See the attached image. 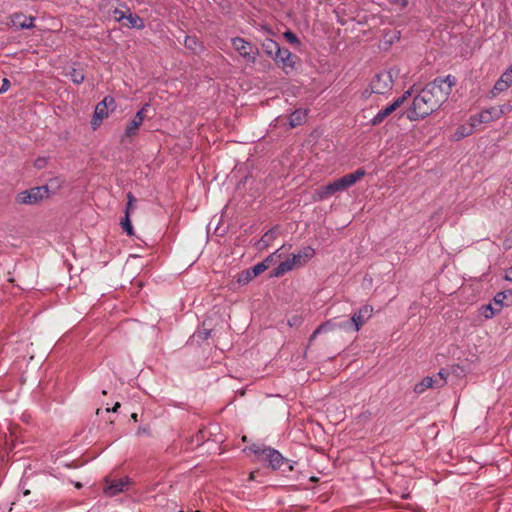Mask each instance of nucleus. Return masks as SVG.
Listing matches in <instances>:
<instances>
[{"label":"nucleus","instance_id":"f257e3e1","mask_svg":"<svg viewBox=\"0 0 512 512\" xmlns=\"http://www.w3.org/2000/svg\"><path fill=\"white\" fill-rule=\"evenodd\" d=\"M455 84L456 79L451 75L435 78L428 83L413 98L408 118L412 121L423 119L439 109L449 98Z\"/></svg>","mask_w":512,"mask_h":512},{"label":"nucleus","instance_id":"f03ea898","mask_svg":"<svg viewBox=\"0 0 512 512\" xmlns=\"http://www.w3.org/2000/svg\"><path fill=\"white\" fill-rule=\"evenodd\" d=\"M364 176L365 170L359 168L353 173L346 174L343 177L338 178L333 182H330L327 185L315 190V192L312 195V200L315 202L326 200L338 192H343L347 190L349 187L353 186Z\"/></svg>","mask_w":512,"mask_h":512},{"label":"nucleus","instance_id":"7ed1b4c3","mask_svg":"<svg viewBox=\"0 0 512 512\" xmlns=\"http://www.w3.org/2000/svg\"><path fill=\"white\" fill-rule=\"evenodd\" d=\"M249 450L257 455L259 459L268 461L273 470L282 469L284 465H287L288 471L293 470V465L289 464V461L273 448L264 445H252Z\"/></svg>","mask_w":512,"mask_h":512},{"label":"nucleus","instance_id":"20e7f679","mask_svg":"<svg viewBox=\"0 0 512 512\" xmlns=\"http://www.w3.org/2000/svg\"><path fill=\"white\" fill-rule=\"evenodd\" d=\"M373 307L364 305L354 312L349 321L339 323V328L345 331H359L361 327L372 317Z\"/></svg>","mask_w":512,"mask_h":512},{"label":"nucleus","instance_id":"39448f33","mask_svg":"<svg viewBox=\"0 0 512 512\" xmlns=\"http://www.w3.org/2000/svg\"><path fill=\"white\" fill-rule=\"evenodd\" d=\"M48 197L49 188L47 186H37L17 193L15 201L20 205H36Z\"/></svg>","mask_w":512,"mask_h":512},{"label":"nucleus","instance_id":"423d86ee","mask_svg":"<svg viewBox=\"0 0 512 512\" xmlns=\"http://www.w3.org/2000/svg\"><path fill=\"white\" fill-rule=\"evenodd\" d=\"M506 110H510V107L506 106H493L487 108L480 113L471 116V125L477 126L480 124H487L501 118Z\"/></svg>","mask_w":512,"mask_h":512},{"label":"nucleus","instance_id":"0eeeda50","mask_svg":"<svg viewBox=\"0 0 512 512\" xmlns=\"http://www.w3.org/2000/svg\"><path fill=\"white\" fill-rule=\"evenodd\" d=\"M392 71H382L374 76L370 83L371 93L385 94L393 87Z\"/></svg>","mask_w":512,"mask_h":512},{"label":"nucleus","instance_id":"6e6552de","mask_svg":"<svg viewBox=\"0 0 512 512\" xmlns=\"http://www.w3.org/2000/svg\"><path fill=\"white\" fill-rule=\"evenodd\" d=\"M115 99L112 96H106L99 102L94 111V115L91 121L92 128L96 130L102 121L109 116V108L115 109Z\"/></svg>","mask_w":512,"mask_h":512},{"label":"nucleus","instance_id":"1a4fd4ad","mask_svg":"<svg viewBox=\"0 0 512 512\" xmlns=\"http://www.w3.org/2000/svg\"><path fill=\"white\" fill-rule=\"evenodd\" d=\"M233 48L248 62L255 63L259 55L258 48L241 37H235L231 40Z\"/></svg>","mask_w":512,"mask_h":512},{"label":"nucleus","instance_id":"9d476101","mask_svg":"<svg viewBox=\"0 0 512 512\" xmlns=\"http://www.w3.org/2000/svg\"><path fill=\"white\" fill-rule=\"evenodd\" d=\"M411 95V90L406 91L402 96L398 97L392 104L387 106L386 108L380 110L374 118L371 120L372 125H378L384 121V119L389 116L392 112H394L397 108H399L407 99L408 96Z\"/></svg>","mask_w":512,"mask_h":512},{"label":"nucleus","instance_id":"9b49d317","mask_svg":"<svg viewBox=\"0 0 512 512\" xmlns=\"http://www.w3.org/2000/svg\"><path fill=\"white\" fill-rule=\"evenodd\" d=\"M149 107V104H145L134 116V118L127 124L125 128V132L122 138V142L125 138H131L137 135L138 130L142 123L144 122L145 115L144 112Z\"/></svg>","mask_w":512,"mask_h":512},{"label":"nucleus","instance_id":"f8f14e48","mask_svg":"<svg viewBox=\"0 0 512 512\" xmlns=\"http://www.w3.org/2000/svg\"><path fill=\"white\" fill-rule=\"evenodd\" d=\"M105 487L103 488V493L108 497L116 496L117 494L123 492L126 486L129 485L130 480L128 477L119 480H109L105 479Z\"/></svg>","mask_w":512,"mask_h":512},{"label":"nucleus","instance_id":"ddd939ff","mask_svg":"<svg viewBox=\"0 0 512 512\" xmlns=\"http://www.w3.org/2000/svg\"><path fill=\"white\" fill-rule=\"evenodd\" d=\"M295 59L296 56L293 55L288 49H277L275 61L286 73L289 72L288 69H293L295 67Z\"/></svg>","mask_w":512,"mask_h":512},{"label":"nucleus","instance_id":"4468645a","mask_svg":"<svg viewBox=\"0 0 512 512\" xmlns=\"http://www.w3.org/2000/svg\"><path fill=\"white\" fill-rule=\"evenodd\" d=\"M10 23L8 25L20 28V29H31L34 27L35 17L26 16L23 13H14L9 16Z\"/></svg>","mask_w":512,"mask_h":512},{"label":"nucleus","instance_id":"2eb2a0df","mask_svg":"<svg viewBox=\"0 0 512 512\" xmlns=\"http://www.w3.org/2000/svg\"><path fill=\"white\" fill-rule=\"evenodd\" d=\"M512 86V66L507 69L495 83L492 94L497 95Z\"/></svg>","mask_w":512,"mask_h":512},{"label":"nucleus","instance_id":"dca6fc26","mask_svg":"<svg viewBox=\"0 0 512 512\" xmlns=\"http://www.w3.org/2000/svg\"><path fill=\"white\" fill-rule=\"evenodd\" d=\"M476 128H477V126L471 125V117H470L467 125H461L456 129V131L453 134V139L456 141H459L467 136H470Z\"/></svg>","mask_w":512,"mask_h":512},{"label":"nucleus","instance_id":"f3484780","mask_svg":"<svg viewBox=\"0 0 512 512\" xmlns=\"http://www.w3.org/2000/svg\"><path fill=\"white\" fill-rule=\"evenodd\" d=\"M429 388H436V383L432 376H427L423 378L419 383L415 384L414 392L417 394H422Z\"/></svg>","mask_w":512,"mask_h":512},{"label":"nucleus","instance_id":"a211bd4d","mask_svg":"<svg viewBox=\"0 0 512 512\" xmlns=\"http://www.w3.org/2000/svg\"><path fill=\"white\" fill-rule=\"evenodd\" d=\"M307 113L305 110L298 109L295 110L289 116V125L294 128L301 125L306 120Z\"/></svg>","mask_w":512,"mask_h":512},{"label":"nucleus","instance_id":"6ab92c4d","mask_svg":"<svg viewBox=\"0 0 512 512\" xmlns=\"http://www.w3.org/2000/svg\"><path fill=\"white\" fill-rule=\"evenodd\" d=\"M184 46L191 50L193 53H200L203 49L202 43L196 36H186Z\"/></svg>","mask_w":512,"mask_h":512},{"label":"nucleus","instance_id":"aec40b11","mask_svg":"<svg viewBox=\"0 0 512 512\" xmlns=\"http://www.w3.org/2000/svg\"><path fill=\"white\" fill-rule=\"evenodd\" d=\"M276 235H277V231L275 229H271V230L267 231L261 237V239L258 241V243H257L258 249L262 250V249H266L267 247H269V245L276 238Z\"/></svg>","mask_w":512,"mask_h":512},{"label":"nucleus","instance_id":"412c9836","mask_svg":"<svg viewBox=\"0 0 512 512\" xmlns=\"http://www.w3.org/2000/svg\"><path fill=\"white\" fill-rule=\"evenodd\" d=\"M294 269L293 264L291 263L290 258L286 259L285 261L281 262L273 271L272 276L274 277H280L284 275L285 273L291 271Z\"/></svg>","mask_w":512,"mask_h":512},{"label":"nucleus","instance_id":"4be33fe9","mask_svg":"<svg viewBox=\"0 0 512 512\" xmlns=\"http://www.w3.org/2000/svg\"><path fill=\"white\" fill-rule=\"evenodd\" d=\"M66 74L70 76L75 84H81L85 79L83 70L79 68L70 67Z\"/></svg>","mask_w":512,"mask_h":512},{"label":"nucleus","instance_id":"5701e85b","mask_svg":"<svg viewBox=\"0 0 512 512\" xmlns=\"http://www.w3.org/2000/svg\"><path fill=\"white\" fill-rule=\"evenodd\" d=\"M263 48L265 50V52L272 56L273 53L275 52V54L277 53V49H281L280 46L278 45L277 42H275L274 40L272 39H267L264 43H263Z\"/></svg>","mask_w":512,"mask_h":512},{"label":"nucleus","instance_id":"b1692460","mask_svg":"<svg viewBox=\"0 0 512 512\" xmlns=\"http://www.w3.org/2000/svg\"><path fill=\"white\" fill-rule=\"evenodd\" d=\"M447 376L448 373L444 369H441L436 375L432 376L435 380L436 388H440L446 385Z\"/></svg>","mask_w":512,"mask_h":512},{"label":"nucleus","instance_id":"393cba45","mask_svg":"<svg viewBox=\"0 0 512 512\" xmlns=\"http://www.w3.org/2000/svg\"><path fill=\"white\" fill-rule=\"evenodd\" d=\"M122 228L126 231L128 235H133V227L130 221V215L128 214V211H125V217L121 221Z\"/></svg>","mask_w":512,"mask_h":512},{"label":"nucleus","instance_id":"a878e982","mask_svg":"<svg viewBox=\"0 0 512 512\" xmlns=\"http://www.w3.org/2000/svg\"><path fill=\"white\" fill-rule=\"evenodd\" d=\"M126 18L129 21L131 27L143 28V21L139 16L129 14Z\"/></svg>","mask_w":512,"mask_h":512},{"label":"nucleus","instance_id":"bb28decb","mask_svg":"<svg viewBox=\"0 0 512 512\" xmlns=\"http://www.w3.org/2000/svg\"><path fill=\"white\" fill-rule=\"evenodd\" d=\"M298 253L301 255L302 259L307 262L315 255V250L312 247L307 246L301 249Z\"/></svg>","mask_w":512,"mask_h":512},{"label":"nucleus","instance_id":"cd10ccee","mask_svg":"<svg viewBox=\"0 0 512 512\" xmlns=\"http://www.w3.org/2000/svg\"><path fill=\"white\" fill-rule=\"evenodd\" d=\"M267 269H268V265L263 262H260V263L256 264L255 266H253L250 269V271L252 272V276L256 277V276L260 275L261 273H263Z\"/></svg>","mask_w":512,"mask_h":512},{"label":"nucleus","instance_id":"c85d7f7f","mask_svg":"<svg viewBox=\"0 0 512 512\" xmlns=\"http://www.w3.org/2000/svg\"><path fill=\"white\" fill-rule=\"evenodd\" d=\"M506 293L505 292H499L494 297V303L498 307L496 308V311H500L503 307L504 301L506 299Z\"/></svg>","mask_w":512,"mask_h":512},{"label":"nucleus","instance_id":"c756f323","mask_svg":"<svg viewBox=\"0 0 512 512\" xmlns=\"http://www.w3.org/2000/svg\"><path fill=\"white\" fill-rule=\"evenodd\" d=\"M127 200L128 202L125 211H128V214L130 215V212L135 209L136 198L131 192H129L127 194Z\"/></svg>","mask_w":512,"mask_h":512},{"label":"nucleus","instance_id":"7c9ffc66","mask_svg":"<svg viewBox=\"0 0 512 512\" xmlns=\"http://www.w3.org/2000/svg\"><path fill=\"white\" fill-rule=\"evenodd\" d=\"M291 263L295 267L303 266L305 263H307L304 259H302L301 255L299 253L292 254V257L290 258Z\"/></svg>","mask_w":512,"mask_h":512},{"label":"nucleus","instance_id":"2f4dec72","mask_svg":"<svg viewBox=\"0 0 512 512\" xmlns=\"http://www.w3.org/2000/svg\"><path fill=\"white\" fill-rule=\"evenodd\" d=\"M285 39L290 42L291 44L300 45V41L298 37L290 30L284 32Z\"/></svg>","mask_w":512,"mask_h":512},{"label":"nucleus","instance_id":"473e14b6","mask_svg":"<svg viewBox=\"0 0 512 512\" xmlns=\"http://www.w3.org/2000/svg\"><path fill=\"white\" fill-rule=\"evenodd\" d=\"M281 257V254H279V250H276L274 253H272L271 255H269L264 261H262L263 263L267 264L268 267L274 263L275 259L276 258H280Z\"/></svg>","mask_w":512,"mask_h":512},{"label":"nucleus","instance_id":"72a5a7b5","mask_svg":"<svg viewBox=\"0 0 512 512\" xmlns=\"http://www.w3.org/2000/svg\"><path fill=\"white\" fill-rule=\"evenodd\" d=\"M326 329L327 325H320L310 336L309 342L311 343L317 337L318 334L326 332Z\"/></svg>","mask_w":512,"mask_h":512},{"label":"nucleus","instance_id":"f704fd0d","mask_svg":"<svg viewBox=\"0 0 512 512\" xmlns=\"http://www.w3.org/2000/svg\"><path fill=\"white\" fill-rule=\"evenodd\" d=\"M485 317L486 318H491L493 317L496 313H498L499 311H496V308H494L491 304H488L486 307H485Z\"/></svg>","mask_w":512,"mask_h":512},{"label":"nucleus","instance_id":"c9c22d12","mask_svg":"<svg viewBox=\"0 0 512 512\" xmlns=\"http://www.w3.org/2000/svg\"><path fill=\"white\" fill-rule=\"evenodd\" d=\"M254 276H252V272L250 270H247L241 278H239V282L247 283L249 282Z\"/></svg>","mask_w":512,"mask_h":512},{"label":"nucleus","instance_id":"e433bc0d","mask_svg":"<svg viewBox=\"0 0 512 512\" xmlns=\"http://www.w3.org/2000/svg\"><path fill=\"white\" fill-rule=\"evenodd\" d=\"M113 17L114 19L119 22L121 20H123L124 18H126L125 14L123 11L119 10V9H115L113 11Z\"/></svg>","mask_w":512,"mask_h":512},{"label":"nucleus","instance_id":"4c0bfd02","mask_svg":"<svg viewBox=\"0 0 512 512\" xmlns=\"http://www.w3.org/2000/svg\"><path fill=\"white\" fill-rule=\"evenodd\" d=\"M389 2L392 5L398 6L401 9L405 8L408 5L407 0H389Z\"/></svg>","mask_w":512,"mask_h":512},{"label":"nucleus","instance_id":"58836bf2","mask_svg":"<svg viewBox=\"0 0 512 512\" xmlns=\"http://www.w3.org/2000/svg\"><path fill=\"white\" fill-rule=\"evenodd\" d=\"M10 87V82L7 78H4L2 80V85H1V88H0V93H4L6 92Z\"/></svg>","mask_w":512,"mask_h":512},{"label":"nucleus","instance_id":"ea45409f","mask_svg":"<svg viewBox=\"0 0 512 512\" xmlns=\"http://www.w3.org/2000/svg\"><path fill=\"white\" fill-rule=\"evenodd\" d=\"M322 325H327L326 331L333 330L336 327L339 328V324H334L331 321H327V322L323 323Z\"/></svg>","mask_w":512,"mask_h":512},{"label":"nucleus","instance_id":"a19ab883","mask_svg":"<svg viewBox=\"0 0 512 512\" xmlns=\"http://www.w3.org/2000/svg\"><path fill=\"white\" fill-rule=\"evenodd\" d=\"M119 407H120V403H119V402H116V403H115V405H114V406H113V408H112V411H113V412H116V411L118 410V408H119ZM105 411H106V412H110V411H111V409H110V408H106V409H105Z\"/></svg>","mask_w":512,"mask_h":512},{"label":"nucleus","instance_id":"79ce46f5","mask_svg":"<svg viewBox=\"0 0 512 512\" xmlns=\"http://www.w3.org/2000/svg\"><path fill=\"white\" fill-rule=\"evenodd\" d=\"M43 163H44V160H41V159H38V160L36 161V165H37V167H39V168H41V167H42Z\"/></svg>","mask_w":512,"mask_h":512},{"label":"nucleus","instance_id":"37998d69","mask_svg":"<svg viewBox=\"0 0 512 512\" xmlns=\"http://www.w3.org/2000/svg\"><path fill=\"white\" fill-rule=\"evenodd\" d=\"M506 279L511 281L512 280V273H510V270L506 274Z\"/></svg>","mask_w":512,"mask_h":512},{"label":"nucleus","instance_id":"c03bdc74","mask_svg":"<svg viewBox=\"0 0 512 512\" xmlns=\"http://www.w3.org/2000/svg\"><path fill=\"white\" fill-rule=\"evenodd\" d=\"M131 418L134 420V421H137V414L136 413H133L131 415Z\"/></svg>","mask_w":512,"mask_h":512},{"label":"nucleus","instance_id":"a18cd8bd","mask_svg":"<svg viewBox=\"0 0 512 512\" xmlns=\"http://www.w3.org/2000/svg\"><path fill=\"white\" fill-rule=\"evenodd\" d=\"M254 477H255V472H251V473H250V476H249V479H250V480H253V479H254Z\"/></svg>","mask_w":512,"mask_h":512},{"label":"nucleus","instance_id":"49530a36","mask_svg":"<svg viewBox=\"0 0 512 512\" xmlns=\"http://www.w3.org/2000/svg\"><path fill=\"white\" fill-rule=\"evenodd\" d=\"M29 494H30V491H29V490L24 491V495H25V496H27V495H29Z\"/></svg>","mask_w":512,"mask_h":512},{"label":"nucleus","instance_id":"de8ad7c7","mask_svg":"<svg viewBox=\"0 0 512 512\" xmlns=\"http://www.w3.org/2000/svg\"><path fill=\"white\" fill-rule=\"evenodd\" d=\"M194 512H201V511H199V510H196V511H194Z\"/></svg>","mask_w":512,"mask_h":512},{"label":"nucleus","instance_id":"09e8293b","mask_svg":"<svg viewBox=\"0 0 512 512\" xmlns=\"http://www.w3.org/2000/svg\"><path fill=\"white\" fill-rule=\"evenodd\" d=\"M510 273H512V268L510 269Z\"/></svg>","mask_w":512,"mask_h":512},{"label":"nucleus","instance_id":"8fccbe9b","mask_svg":"<svg viewBox=\"0 0 512 512\" xmlns=\"http://www.w3.org/2000/svg\"><path fill=\"white\" fill-rule=\"evenodd\" d=\"M179 512H184V511L180 510Z\"/></svg>","mask_w":512,"mask_h":512}]
</instances>
